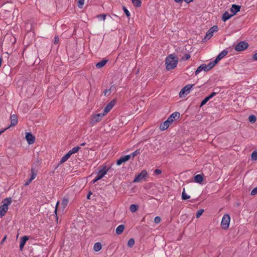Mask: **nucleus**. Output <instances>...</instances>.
Here are the masks:
<instances>
[{
  "instance_id": "nucleus-59",
  "label": "nucleus",
  "mask_w": 257,
  "mask_h": 257,
  "mask_svg": "<svg viewBox=\"0 0 257 257\" xmlns=\"http://www.w3.org/2000/svg\"><path fill=\"white\" fill-rule=\"evenodd\" d=\"M206 98L208 99V101L211 98L210 95H208L207 96H206Z\"/></svg>"
},
{
  "instance_id": "nucleus-30",
  "label": "nucleus",
  "mask_w": 257,
  "mask_h": 257,
  "mask_svg": "<svg viewBox=\"0 0 257 257\" xmlns=\"http://www.w3.org/2000/svg\"><path fill=\"white\" fill-rule=\"evenodd\" d=\"M139 206L137 204H132L130 206V209L132 212H135L138 210Z\"/></svg>"
},
{
  "instance_id": "nucleus-2",
  "label": "nucleus",
  "mask_w": 257,
  "mask_h": 257,
  "mask_svg": "<svg viewBox=\"0 0 257 257\" xmlns=\"http://www.w3.org/2000/svg\"><path fill=\"white\" fill-rule=\"evenodd\" d=\"M12 200L11 197L5 198L3 202L4 204L0 206V217H3L8 210V206L12 203Z\"/></svg>"
},
{
  "instance_id": "nucleus-26",
  "label": "nucleus",
  "mask_w": 257,
  "mask_h": 257,
  "mask_svg": "<svg viewBox=\"0 0 257 257\" xmlns=\"http://www.w3.org/2000/svg\"><path fill=\"white\" fill-rule=\"evenodd\" d=\"M71 156V155L68 152L66 154H65L61 159L60 163H63L66 162Z\"/></svg>"
},
{
  "instance_id": "nucleus-36",
  "label": "nucleus",
  "mask_w": 257,
  "mask_h": 257,
  "mask_svg": "<svg viewBox=\"0 0 257 257\" xmlns=\"http://www.w3.org/2000/svg\"><path fill=\"white\" fill-rule=\"evenodd\" d=\"M140 154H141V151H140V149H139L136 150L135 152L131 153V154H130L129 155H131V157H134L136 156L139 155Z\"/></svg>"
},
{
  "instance_id": "nucleus-4",
  "label": "nucleus",
  "mask_w": 257,
  "mask_h": 257,
  "mask_svg": "<svg viewBox=\"0 0 257 257\" xmlns=\"http://www.w3.org/2000/svg\"><path fill=\"white\" fill-rule=\"evenodd\" d=\"M195 85L194 84H188L185 86L182 89L180 90L179 92V97L180 98L184 97L186 95L189 94L190 92L191 88Z\"/></svg>"
},
{
  "instance_id": "nucleus-28",
  "label": "nucleus",
  "mask_w": 257,
  "mask_h": 257,
  "mask_svg": "<svg viewBox=\"0 0 257 257\" xmlns=\"http://www.w3.org/2000/svg\"><path fill=\"white\" fill-rule=\"evenodd\" d=\"M213 33L209 29L206 33L205 36L204 37V39L209 40L213 36Z\"/></svg>"
},
{
  "instance_id": "nucleus-39",
  "label": "nucleus",
  "mask_w": 257,
  "mask_h": 257,
  "mask_svg": "<svg viewBox=\"0 0 257 257\" xmlns=\"http://www.w3.org/2000/svg\"><path fill=\"white\" fill-rule=\"evenodd\" d=\"M208 101V99L205 97L201 102L199 106L201 107L205 105Z\"/></svg>"
},
{
  "instance_id": "nucleus-35",
  "label": "nucleus",
  "mask_w": 257,
  "mask_h": 257,
  "mask_svg": "<svg viewBox=\"0 0 257 257\" xmlns=\"http://www.w3.org/2000/svg\"><path fill=\"white\" fill-rule=\"evenodd\" d=\"M122 9L127 18L128 19H130L131 16L130 12L127 10V9L126 8L125 6L122 7Z\"/></svg>"
},
{
  "instance_id": "nucleus-27",
  "label": "nucleus",
  "mask_w": 257,
  "mask_h": 257,
  "mask_svg": "<svg viewBox=\"0 0 257 257\" xmlns=\"http://www.w3.org/2000/svg\"><path fill=\"white\" fill-rule=\"evenodd\" d=\"M182 199L183 200H186L190 198V196L187 195L185 190V188H184L183 189V191L181 195Z\"/></svg>"
},
{
  "instance_id": "nucleus-57",
  "label": "nucleus",
  "mask_w": 257,
  "mask_h": 257,
  "mask_svg": "<svg viewBox=\"0 0 257 257\" xmlns=\"http://www.w3.org/2000/svg\"><path fill=\"white\" fill-rule=\"evenodd\" d=\"M6 238H7V236H5L3 238V239H2V240L1 241V244H3V242H4L5 241V240L6 239Z\"/></svg>"
},
{
  "instance_id": "nucleus-31",
  "label": "nucleus",
  "mask_w": 257,
  "mask_h": 257,
  "mask_svg": "<svg viewBox=\"0 0 257 257\" xmlns=\"http://www.w3.org/2000/svg\"><path fill=\"white\" fill-rule=\"evenodd\" d=\"M132 3L136 7H140L142 5L141 0H132Z\"/></svg>"
},
{
  "instance_id": "nucleus-41",
  "label": "nucleus",
  "mask_w": 257,
  "mask_h": 257,
  "mask_svg": "<svg viewBox=\"0 0 257 257\" xmlns=\"http://www.w3.org/2000/svg\"><path fill=\"white\" fill-rule=\"evenodd\" d=\"M209 29L212 32V33L217 32V31L218 30V27L216 25L213 26Z\"/></svg>"
},
{
  "instance_id": "nucleus-55",
  "label": "nucleus",
  "mask_w": 257,
  "mask_h": 257,
  "mask_svg": "<svg viewBox=\"0 0 257 257\" xmlns=\"http://www.w3.org/2000/svg\"><path fill=\"white\" fill-rule=\"evenodd\" d=\"M11 41L12 43L14 44L16 42V39L14 37L13 39L11 40Z\"/></svg>"
},
{
  "instance_id": "nucleus-17",
  "label": "nucleus",
  "mask_w": 257,
  "mask_h": 257,
  "mask_svg": "<svg viewBox=\"0 0 257 257\" xmlns=\"http://www.w3.org/2000/svg\"><path fill=\"white\" fill-rule=\"evenodd\" d=\"M18 123V117L17 115L13 114L11 116V124L8 127L15 126Z\"/></svg>"
},
{
  "instance_id": "nucleus-9",
  "label": "nucleus",
  "mask_w": 257,
  "mask_h": 257,
  "mask_svg": "<svg viewBox=\"0 0 257 257\" xmlns=\"http://www.w3.org/2000/svg\"><path fill=\"white\" fill-rule=\"evenodd\" d=\"M25 139L29 145H32L35 141V137L31 132H27L25 134Z\"/></svg>"
},
{
  "instance_id": "nucleus-51",
  "label": "nucleus",
  "mask_w": 257,
  "mask_h": 257,
  "mask_svg": "<svg viewBox=\"0 0 257 257\" xmlns=\"http://www.w3.org/2000/svg\"><path fill=\"white\" fill-rule=\"evenodd\" d=\"M252 59L254 61H257V52L253 55Z\"/></svg>"
},
{
  "instance_id": "nucleus-56",
  "label": "nucleus",
  "mask_w": 257,
  "mask_h": 257,
  "mask_svg": "<svg viewBox=\"0 0 257 257\" xmlns=\"http://www.w3.org/2000/svg\"><path fill=\"white\" fill-rule=\"evenodd\" d=\"M184 1L187 3V4H189V3H190L191 2H193V0H184Z\"/></svg>"
},
{
  "instance_id": "nucleus-38",
  "label": "nucleus",
  "mask_w": 257,
  "mask_h": 257,
  "mask_svg": "<svg viewBox=\"0 0 257 257\" xmlns=\"http://www.w3.org/2000/svg\"><path fill=\"white\" fill-rule=\"evenodd\" d=\"M203 212H204V210L202 209L198 210L196 212V217L197 218L200 217L201 216V215H202Z\"/></svg>"
},
{
  "instance_id": "nucleus-61",
  "label": "nucleus",
  "mask_w": 257,
  "mask_h": 257,
  "mask_svg": "<svg viewBox=\"0 0 257 257\" xmlns=\"http://www.w3.org/2000/svg\"><path fill=\"white\" fill-rule=\"evenodd\" d=\"M85 144H85V143H82V144H80V146H85Z\"/></svg>"
},
{
  "instance_id": "nucleus-37",
  "label": "nucleus",
  "mask_w": 257,
  "mask_h": 257,
  "mask_svg": "<svg viewBox=\"0 0 257 257\" xmlns=\"http://www.w3.org/2000/svg\"><path fill=\"white\" fill-rule=\"evenodd\" d=\"M84 3V0H78L77 2V6L78 8L82 9Z\"/></svg>"
},
{
  "instance_id": "nucleus-45",
  "label": "nucleus",
  "mask_w": 257,
  "mask_h": 257,
  "mask_svg": "<svg viewBox=\"0 0 257 257\" xmlns=\"http://www.w3.org/2000/svg\"><path fill=\"white\" fill-rule=\"evenodd\" d=\"M257 194V187L254 188L251 192L250 195L252 196L255 195Z\"/></svg>"
},
{
  "instance_id": "nucleus-10",
  "label": "nucleus",
  "mask_w": 257,
  "mask_h": 257,
  "mask_svg": "<svg viewBox=\"0 0 257 257\" xmlns=\"http://www.w3.org/2000/svg\"><path fill=\"white\" fill-rule=\"evenodd\" d=\"M116 100L115 99L112 100L109 102L105 106L103 110V113L105 114L107 113L112 108L115 103Z\"/></svg>"
},
{
  "instance_id": "nucleus-21",
  "label": "nucleus",
  "mask_w": 257,
  "mask_h": 257,
  "mask_svg": "<svg viewBox=\"0 0 257 257\" xmlns=\"http://www.w3.org/2000/svg\"><path fill=\"white\" fill-rule=\"evenodd\" d=\"M233 15L232 14H229L227 11H226L222 16V20L223 22H226L229 19H230Z\"/></svg>"
},
{
  "instance_id": "nucleus-32",
  "label": "nucleus",
  "mask_w": 257,
  "mask_h": 257,
  "mask_svg": "<svg viewBox=\"0 0 257 257\" xmlns=\"http://www.w3.org/2000/svg\"><path fill=\"white\" fill-rule=\"evenodd\" d=\"M249 121L251 123H254L256 120V117L254 115H250L248 117Z\"/></svg>"
},
{
  "instance_id": "nucleus-14",
  "label": "nucleus",
  "mask_w": 257,
  "mask_h": 257,
  "mask_svg": "<svg viewBox=\"0 0 257 257\" xmlns=\"http://www.w3.org/2000/svg\"><path fill=\"white\" fill-rule=\"evenodd\" d=\"M202 71H204L205 72L208 71L206 64H202L197 68L195 72V75H197Z\"/></svg>"
},
{
  "instance_id": "nucleus-12",
  "label": "nucleus",
  "mask_w": 257,
  "mask_h": 257,
  "mask_svg": "<svg viewBox=\"0 0 257 257\" xmlns=\"http://www.w3.org/2000/svg\"><path fill=\"white\" fill-rule=\"evenodd\" d=\"M29 239V237L27 235L22 236L20 238V250H23L26 242Z\"/></svg>"
},
{
  "instance_id": "nucleus-6",
  "label": "nucleus",
  "mask_w": 257,
  "mask_h": 257,
  "mask_svg": "<svg viewBox=\"0 0 257 257\" xmlns=\"http://www.w3.org/2000/svg\"><path fill=\"white\" fill-rule=\"evenodd\" d=\"M40 164H41V162L38 159V158H37V162L33 165V166H32V167L31 168V176L30 178L29 179V182H31V181L33 180H34L36 177V176L37 175L38 170L35 167H34V165H35L36 166H40Z\"/></svg>"
},
{
  "instance_id": "nucleus-48",
  "label": "nucleus",
  "mask_w": 257,
  "mask_h": 257,
  "mask_svg": "<svg viewBox=\"0 0 257 257\" xmlns=\"http://www.w3.org/2000/svg\"><path fill=\"white\" fill-rule=\"evenodd\" d=\"M154 173L156 175H160V174H161L162 173V171L160 169H156L155 170Z\"/></svg>"
},
{
  "instance_id": "nucleus-5",
  "label": "nucleus",
  "mask_w": 257,
  "mask_h": 257,
  "mask_svg": "<svg viewBox=\"0 0 257 257\" xmlns=\"http://www.w3.org/2000/svg\"><path fill=\"white\" fill-rule=\"evenodd\" d=\"M230 217L229 214H224L222 218L221 226L223 229H227L229 227Z\"/></svg>"
},
{
  "instance_id": "nucleus-63",
  "label": "nucleus",
  "mask_w": 257,
  "mask_h": 257,
  "mask_svg": "<svg viewBox=\"0 0 257 257\" xmlns=\"http://www.w3.org/2000/svg\"><path fill=\"white\" fill-rule=\"evenodd\" d=\"M6 54L8 55V57H9V54L8 53H6Z\"/></svg>"
},
{
  "instance_id": "nucleus-62",
  "label": "nucleus",
  "mask_w": 257,
  "mask_h": 257,
  "mask_svg": "<svg viewBox=\"0 0 257 257\" xmlns=\"http://www.w3.org/2000/svg\"><path fill=\"white\" fill-rule=\"evenodd\" d=\"M30 182H29V180L28 181V182L25 184V185H28Z\"/></svg>"
},
{
  "instance_id": "nucleus-7",
  "label": "nucleus",
  "mask_w": 257,
  "mask_h": 257,
  "mask_svg": "<svg viewBox=\"0 0 257 257\" xmlns=\"http://www.w3.org/2000/svg\"><path fill=\"white\" fill-rule=\"evenodd\" d=\"M248 47V44L244 41H240L238 43L236 44V45L234 47V49L235 51L237 52H240L243 51L247 49Z\"/></svg>"
},
{
  "instance_id": "nucleus-53",
  "label": "nucleus",
  "mask_w": 257,
  "mask_h": 257,
  "mask_svg": "<svg viewBox=\"0 0 257 257\" xmlns=\"http://www.w3.org/2000/svg\"><path fill=\"white\" fill-rule=\"evenodd\" d=\"M58 204H59V202H57L56 205V208L55 209V213L56 214V215H57V206H58Z\"/></svg>"
},
{
  "instance_id": "nucleus-11",
  "label": "nucleus",
  "mask_w": 257,
  "mask_h": 257,
  "mask_svg": "<svg viewBox=\"0 0 257 257\" xmlns=\"http://www.w3.org/2000/svg\"><path fill=\"white\" fill-rule=\"evenodd\" d=\"M131 159V155H126L121 157L116 161V165L120 166L122 163L126 162Z\"/></svg>"
},
{
  "instance_id": "nucleus-46",
  "label": "nucleus",
  "mask_w": 257,
  "mask_h": 257,
  "mask_svg": "<svg viewBox=\"0 0 257 257\" xmlns=\"http://www.w3.org/2000/svg\"><path fill=\"white\" fill-rule=\"evenodd\" d=\"M59 38L58 36H55L54 38V44H57L59 42Z\"/></svg>"
},
{
  "instance_id": "nucleus-40",
  "label": "nucleus",
  "mask_w": 257,
  "mask_h": 257,
  "mask_svg": "<svg viewBox=\"0 0 257 257\" xmlns=\"http://www.w3.org/2000/svg\"><path fill=\"white\" fill-rule=\"evenodd\" d=\"M68 203V200L67 198H64L62 201V204L64 207H65Z\"/></svg>"
},
{
  "instance_id": "nucleus-13",
  "label": "nucleus",
  "mask_w": 257,
  "mask_h": 257,
  "mask_svg": "<svg viewBox=\"0 0 257 257\" xmlns=\"http://www.w3.org/2000/svg\"><path fill=\"white\" fill-rule=\"evenodd\" d=\"M180 113L179 112L176 111L172 113L167 119L169 120L171 123H172L174 121V120L176 119V117L177 119H178L180 117Z\"/></svg>"
},
{
  "instance_id": "nucleus-42",
  "label": "nucleus",
  "mask_w": 257,
  "mask_h": 257,
  "mask_svg": "<svg viewBox=\"0 0 257 257\" xmlns=\"http://www.w3.org/2000/svg\"><path fill=\"white\" fill-rule=\"evenodd\" d=\"M190 58V55L188 53H186L182 57V59L184 60H187Z\"/></svg>"
},
{
  "instance_id": "nucleus-24",
  "label": "nucleus",
  "mask_w": 257,
  "mask_h": 257,
  "mask_svg": "<svg viewBox=\"0 0 257 257\" xmlns=\"http://www.w3.org/2000/svg\"><path fill=\"white\" fill-rule=\"evenodd\" d=\"M218 63V61L215 59L213 61L210 62L207 65H206V67H207L208 71L210 70L211 69L213 68V67Z\"/></svg>"
},
{
  "instance_id": "nucleus-34",
  "label": "nucleus",
  "mask_w": 257,
  "mask_h": 257,
  "mask_svg": "<svg viewBox=\"0 0 257 257\" xmlns=\"http://www.w3.org/2000/svg\"><path fill=\"white\" fill-rule=\"evenodd\" d=\"M251 159L253 161L257 160V150L254 151L251 154Z\"/></svg>"
},
{
  "instance_id": "nucleus-29",
  "label": "nucleus",
  "mask_w": 257,
  "mask_h": 257,
  "mask_svg": "<svg viewBox=\"0 0 257 257\" xmlns=\"http://www.w3.org/2000/svg\"><path fill=\"white\" fill-rule=\"evenodd\" d=\"M80 149V147L79 146H76L74 147L72 149L69 151V153L72 155L73 154L77 153L79 150Z\"/></svg>"
},
{
  "instance_id": "nucleus-19",
  "label": "nucleus",
  "mask_w": 257,
  "mask_h": 257,
  "mask_svg": "<svg viewBox=\"0 0 257 257\" xmlns=\"http://www.w3.org/2000/svg\"><path fill=\"white\" fill-rule=\"evenodd\" d=\"M170 124L171 123L170 122L169 120L167 119L166 121L161 124L160 128L161 131H165L168 128Z\"/></svg>"
},
{
  "instance_id": "nucleus-25",
  "label": "nucleus",
  "mask_w": 257,
  "mask_h": 257,
  "mask_svg": "<svg viewBox=\"0 0 257 257\" xmlns=\"http://www.w3.org/2000/svg\"><path fill=\"white\" fill-rule=\"evenodd\" d=\"M102 248L101 244L100 242H96L93 246V249L95 251H99Z\"/></svg>"
},
{
  "instance_id": "nucleus-18",
  "label": "nucleus",
  "mask_w": 257,
  "mask_h": 257,
  "mask_svg": "<svg viewBox=\"0 0 257 257\" xmlns=\"http://www.w3.org/2000/svg\"><path fill=\"white\" fill-rule=\"evenodd\" d=\"M203 174H198L194 176V182L201 184L203 181Z\"/></svg>"
},
{
  "instance_id": "nucleus-3",
  "label": "nucleus",
  "mask_w": 257,
  "mask_h": 257,
  "mask_svg": "<svg viewBox=\"0 0 257 257\" xmlns=\"http://www.w3.org/2000/svg\"><path fill=\"white\" fill-rule=\"evenodd\" d=\"M109 170V168L106 169V166H104L101 168L100 170H99L97 174V176L92 181V183L94 184L98 180L101 179L107 173Z\"/></svg>"
},
{
  "instance_id": "nucleus-60",
  "label": "nucleus",
  "mask_w": 257,
  "mask_h": 257,
  "mask_svg": "<svg viewBox=\"0 0 257 257\" xmlns=\"http://www.w3.org/2000/svg\"><path fill=\"white\" fill-rule=\"evenodd\" d=\"M2 58H0V67L2 66Z\"/></svg>"
},
{
  "instance_id": "nucleus-49",
  "label": "nucleus",
  "mask_w": 257,
  "mask_h": 257,
  "mask_svg": "<svg viewBox=\"0 0 257 257\" xmlns=\"http://www.w3.org/2000/svg\"><path fill=\"white\" fill-rule=\"evenodd\" d=\"M109 90L110 91H115L116 90V86L115 85H113L112 86H110V88H109Z\"/></svg>"
},
{
  "instance_id": "nucleus-64",
  "label": "nucleus",
  "mask_w": 257,
  "mask_h": 257,
  "mask_svg": "<svg viewBox=\"0 0 257 257\" xmlns=\"http://www.w3.org/2000/svg\"><path fill=\"white\" fill-rule=\"evenodd\" d=\"M190 202H194V200H191V201H190Z\"/></svg>"
},
{
  "instance_id": "nucleus-52",
  "label": "nucleus",
  "mask_w": 257,
  "mask_h": 257,
  "mask_svg": "<svg viewBox=\"0 0 257 257\" xmlns=\"http://www.w3.org/2000/svg\"><path fill=\"white\" fill-rule=\"evenodd\" d=\"M92 192L91 191H89L87 195V199H90V196L92 195Z\"/></svg>"
},
{
  "instance_id": "nucleus-43",
  "label": "nucleus",
  "mask_w": 257,
  "mask_h": 257,
  "mask_svg": "<svg viewBox=\"0 0 257 257\" xmlns=\"http://www.w3.org/2000/svg\"><path fill=\"white\" fill-rule=\"evenodd\" d=\"M106 16V14H100V15H97V18L104 21L105 19Z\"/></svg>"
},
{
  "instance_id": "nucleus-23",
  "label": "nucleus",
  "mask_w": 257,
  "mask_h": 257,
  "mask_svg": "<svg viewBox=\"0 0 257 257\" xmlns=\"http://www.w3.org/2000/svg\"><path fill=\"white\" fill-rule=\"evenodd\" d=\"M108 60L107 59H103L100 62H98L96 64V67L97 68H101L103 67L104 66V65L106 64Z\"/></svg>"
},
{
  "instance_id": "nucleus-33",
  "label": "nucleus",
  "mask_w": 257,
  "mask_h": 257,
  "mask_svg": "<svg viewBox=\"0 0 257 257\" xmlns=\"http://www.w3.org/2000/svg\"><path fill=\"white\" fill-rule=\"evenodd\" d=\"M134 244H135V240L134 238H131L128 240L127 243V246H128L130 247H132L134 246Z\"/></svg>"
},
{
  "instance_id": "nucleus-54",
  "label": "nucleus",
  "mask_w": 257,
  "mask_h": 257,
  "mask_svg": "<svg viewBox=\"0 0 257 257\" xmlns=\"http://www.w3.org/2000/svg\"><path fill=\"white\" fill-rule=\"evenodd\" d=\"M176 3L182 4L184 0H174Z\"/></svg>"
},
{
  "instance_id": "nucleus-8",
  "label": "nucleus",
  "mask_w": 257,
  "mask_h": 257,
  "mask_svg": "<svg viewBox=\"0 0 257 257\" xmlns=\"http://www.w3.org/2000/svg\"><path fill=\"white\" fill-rule=\"evenodd\" d=\"M148 175V172L146 170H143L142 172L136 176L134 180V182H140L144 179Z\"/></svg>"
},
{
  "instance_id": "nucleus-44",
  "label": "nucleus",
  "mask_w": 257,
  "mask_h": 257,
  "mask_svg": "<svg viewBox=\"0 0 257 257\" xmlns=\"http://www.w3.org/2000/svg\"><path fill=\"white\" fill-rule=\"evenodd\" d=\"M161 220V217L160 216H156L154 218V222L155 223H159Z\"/></svg>"
},
{
  "instance_id": "nucleus-1",
  "label": "nucleus",
  "mask_w": 257,
  "mask_h": 257,
  "mask_svg": "<svg viewBox=\"0 0 257 257\" xmlns=\"http://www.w3.org/2000/svg\"><path fill=\"white\" fill-rule=\"evenodd\" d=\"M178 58L174 54L168 56L165 59L166 69L169 71L174 69L178 63Z\"/></svg>"
},
{
  "instance_id": "nucleus-20",
  "label": "nucleus",
  "mask_w": 257,
  "mask_h": 257,
  "mask_svg": "<svg viewBox=\"0 0 257 257\" xmlns=\"http://www.w3.org/2000/svg\"><path fill=\"white\" fill-rule=\"evenodd\" d=\"M228 53V51L226 50H223L216 57V60L218 62L225 57Z\"/></svg>"
},
{
  "instance_id": "nucleus-22",
  "label": "nucleus",
  "mask_w": 257,
  "mask_h": 257,
  "mask_svg": "<svg viewBox=\"0 0 257 257\" xmlns=\"http://www.w3.org/2000/svg\"><path fill=\"white\" fill-rule=\"evenodd\" d=\"M124 229V225L123 224H120L118 225L115 230V233L117 235L121 234Z\"/></svg>"
},
{
  "instance_id": "nucleus-47",
  "label": "nucleus",
  "mask_w": 257,
  "mask_h": 257,
  "mask_svg": "<svg viewBox=\"0 0 257 257\" xmlns=\"http://www.w3.org/2000/svg\"><path fill=\"white\" fill-rule=\"evenodd\" d=\"M110 91L109 89H106L104 90V91H103L104 95L105 96H108L109 94H110Z\"/></svg>"
},
{
  "instance_id": "nucleus-16",
  "label": "nucleus",
  "mask_w": 257,
  "mask_h": 257,
  "mask_svg": "<svg viewBox=\"0 0 257 257\" xmlns=\"http://www.w3.org/2000/svg\"><path fill=\"white\" fill-rule=\"evenodd\" d=\"M241 6L233 4L230 8V11L232 13V14L234 16L237 12L240 11Z\"/></svg>"
},
{
  "instance_id": "nucleus-15",
  "label": "nucleus",
  "mask_w": 257,
  "mask_h": 257,
  "mask_svg": "<svg viewBox=\"0 0 257 257\" xmlns=\"http://www.w3.org/2000/svg\"><path fill=\"white\" fill-rule=\"evenodd\" d=\"M105 114L104 113H100L95 114L92 120V122L93 123H95L96 122L100 121L102 119V117Z\"/></svg>"
},
{
  "instance_id": "nucleus-58",
  "label": "nucleus",
  "mask_w": 257,
  "mask_h": 257,
  "mask_svg": "<svg viewBox=\"0 0 257 257\" xmlns=\"http://www.w3.org/2000/svg\"><path fill=\"white\" fill-rule=\"evenodd\" d=\"M7 128H8V127H7V128H5V129H4V130H2V131H0V135H1L3 133H4V132H5V131L7 129Z\"/></svg>"
},
{
  "instance_id": "nucleus-50",
  "label": "nucleus",
  "mask_w": 257,
  "mask_h": 257,
  "mask_svg": "<svg viewBox=\"0 0 257 257\" xmlns=\"http://www.w3.org/2000/svg\"><path fill=\"white\" fill-rule=\"evenodd\" d=\"M217 93H218V92H212L210 95V97L212 98L213 96H215Z\"/></svg>"
}]
</instances>
